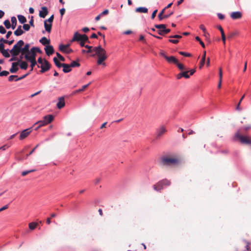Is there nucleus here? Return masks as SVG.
I'll use <instances>...</instances> for the list:
<instances>
[{
  "mask_svg": "<svg viewBox=\"0 0 251 251\" xmlns=\"http://www.w3.org/2000/svg\"><path fill=\"white\" fill-rule=\"evenodd\" d=\"M30 45L28 43L25 44L23 40H20L18 41L17 46H15L12 52H14V54H17L21 51H23V54L27 53L31 56L36 57V53L38 52L42 53V51L37 47H33L30 49Z\"/></svg>",
  "mask_w": 251,
  "mask_h": 251,
  "instance_id": "1",
  "label": "nucleus"
},
{
  "mask_svg": "<svg viewBox=\"0 0 251 251\" xmlns=\"http://www.w3.org/2000/svg\"><path fill=\"white\" fill-rule=\"evenodd\" d=\"M93 51L95 52V54L92 56H94L97 55L98 59L97 60L98 65H102L105 66L106 65L105 63L103 62L107 58V55H106V50L103 49L101 46L98 47H95L93 49Z\"/></svg>",
  "mask_w": 251,
  "mask_h": 251,
  "instance_id": "2",
  "label": "nucleus"
},
{
  "mask_svg": "<svg viewBox=\"0 0 251 251\" xmlns=\"http://www.w3.org/2000/svg\"><path fill=\"white\" fill-rule=\"evenodd\" d=\"M179 160L175 157L164 156L161 158V163L163 166H172L177 164Z\"/></svg>",
  "mask_w": 251,
  "mask_h": 251,
  "instance_id": "3",
  "label": "nucleus"
},
{
  "mask_svg": "<svg viewBox=\"0 0 251 251\" xmlns=\"http://www.w3.org/2000/svg\"><path fill=\"white\" fill-rule=\"evenodd\" d=\"M54 117L51 115H49L44 117L43 120H41L35 123V125H38V126H45L50 123L53 121Z\"/></svg>",
  "mask_w": 251,
  "mask_h": 251,
  "instance_id": "4",
  "label": "nucleus"
},
{
  "mask_svg": "<svg viewBox=\"0 0 251 251\" xmlns=\"http://www.w3.org/2000/svg\"><path fill=\"white\" fill-rule=\"evenodd\" d=\"M235 137L239 140L243 144L251 145V139L248 136L241 135L239 132L235 134Z\"/></svg>",
  "mask_w": 251,
  "mask_h": 251,
  "instance_id": "5",
  "label": "nucleus"
},
{
  "mask_svg": "<svg viewBox=\"0 0 251 251\" xmlns=\"http://www.w3.org/2000/svg\"><path fill=\"white\" fill-rule=\"evenodd\" d=\"M20 52H21V54L20 55L19 60H18L17 62H19V65L22 69L25 70L27 68L28 64L26 62L23 61V59L25 58V54H23V51H21Z\"/></svg>",
  "mask_w": 251,
  "mask_h": 251,
  "instance_id": "6",
  "label": "nucleus"
},
{
  "mask_svg": "<svg viewBox=\"0 0 251 251\" xmlns=\"http://www.w3.org/2000/svg\"><path fill=\"white\" fill-rule=\"evenodd\" d=\"M160 54L165 58V59L170 63H173L176 65L178 60L173 56H168L163 51H161Z\"/></svg>",
  "mask_w": 251,
  "mask_h": 251,
  "instance_id": "7",
  "label": "nucleus"
},
{
  "mask_svg": "<svg viewBox=\"0 0 251 251\" xmlns=\"http://www.w3.org/2000/svg\"><path fill=\"white\" fill-rule=\"evenodd\" d=\"M26 54H25V59L28 61H29L30 63H31V70H30V71H32L33 69V67L36 65L37 64V62H36V57H34V56H31L30 55H28L27 54V53H26Z\"/></svg>",
  "mask_w": 251,
  "mask_h": 251,
  "instance_id": "8",
  "label": "nucleus"
},
{
  "mask_svg": "<svg viewBox=\"0 0 251 251\" xmlns=\"http://www.w3.org/2000/svg\"><path fill=\"white\" fill-rule=\"evenodd\" d=\"M50 64L49 62L46 59H44V62L41 64L40 67L41 68V70L40 71V72L41 73H43L45 72L48 71L49 70L50 68ZM38 68H39L40 66L39 65L37 66Z\"/></svg>",
  "mask_w": 251,
  "mask_h": 251,
  "instance_id": "9",
  "label": "nucleus"
},
{
  "mask_svg": "<svg viewBox=\"0 0 251 251\" xmlns=\"http://www.w3.org/2000/svg\"><path fill=\"white\" fill-rule=\"evenodd\" d=\"M17 44H18V42L16 43V44H15L12 49L11 50H9V53L11 54V56H12V58H11L9 60V61H18V60H19V58H18L17 56L20 55V54H21V52H19L18 53V54H14V52H12L13 50V49H14V47L15 46H17Z\"/></svg>",
  "mask_w": 251,
  "mask_h": 251,
  "instance_id": "10",
  "label": "nucleus"
},
{
  "mask_svg": "<svg viewBox=\"0 0 251 251\" xmlns=\"http://www.w3.org/2000/svg\"><path fill=\"white\" fill-rule=\"evenodd\" d=\"M31 127H29L28 128L23 130L20 134L19 139L20 140H23L27 136H28V135L31 133Z\"/></svg>",
  "mask_w": 251,
  "mask_h": 251,
  "instance_id": "11",
  "label": "nucleus"
},
{
  "mask_svg": "<svg viewBox=\"0 0 251 251\" xmlns=\"http://www.w3.org/2000/svg\"><path fill=\"white\" fill-rule=\"evenodd\" d=\"M242 17V13L240 11L233 12L230 14V17L233 20L240 19Z\"/></svg>",
  "mask_w": 251,
  "mask_h": 251,
  "instance_id": "12",
  "label": "nucleus"
},
{
  "mask_svg": "<svg viewBox=\"0 0 251 251\" xmlns=\"http://www.w3.org/2000/svg\"><path fill=\"white\" fill-rule=\"evenodd\" d=\"M41 10L40 11L39 16L42 18H45L48 14V8L43 6L41 8Z\"/></svg>",
  "mask_w": 251,
  "mask_h": 251,
  "instance_id": "13",
  "label": "nucleus"
},
{
  "mask_svg": "<svg viewBox=\"0 0 251 251\" xmlns=\"http://www.w3.org/2000/svg\"><path fill=\"white\" fill-rule=\"evenodd\" d=\"M166 129L164 126L160 127L156 132V138H160L166 132Z\"/></svg>",
  "mask_w": 251,
  "mask_h": 251,
  "instance_id": "14",
  "label": "nucleus"
},
{
  "mask_svg": "<svg viewBox=\"0 0 251 251\" xmlns=\"http://www.w3.org/2000/svg\"><path fill=\"white\" fill-rule=\"evenodd\" d=\"M58 100V101L57 103L56 106L58 109H61L65 105L64 98L63 97H59Z\"/></svg>",
  "mask_w": 251,
  "mask_h": 251,
  "instance_id": "15",
  "label": "nucleus"
},
{
  "mask_svg": "<svg viewBox=\"0 0 251 251\" xmlns=\"http://www.w3.org/2000/svg\"><path fill=\"white\" fill-rule=\"evenodd\" d=\"M46 53L50 56L54 53V49L51 45H48L45 48Z\"/></svg>",
  "mask_w": 251,
  "mask_h": 251,
  "instance_id": "16",
  "label": "nucleus"
},
{
  "mask_svg": "<svg viewBox=\"0 0 251 251\" xmlns=\"http://www.w3.org/2000/svg\"><path fill=\"white\" fill-rule=\"evenodd\" d=\"M19 62H13L12 63L11 68L10 69V72L11 73H15L18 70Z\"/></svg>",
  "mask_w": 251,
  "mask_h": 251,
  "instance_id": "17",
  "label": "nucleus"
},
{
  "mask_svg": "<svg viewBox=\"0 0 251 251\" xmlns=\"http://www.w3.org/2000/svg\"><path fill=\"white\" fill-rule=\"evenodd\" d=\"M82 38V35L79 34L77 32H75L73 39L71 40V42L79 41H81Z\"/></svg>",
  "mask_w": 251,
  "mask_h": 251,
  "instance_id": "18",
  "label": "nucleus"
},
{
  "mask_svg": "<svg viewBox=\"0 0 251 251\" xmlns=\"http://www.w3.org/2000/svg\"><path fill=\"white\" fill-rule=\"evenodd\" d=\"M153 187L154 190L156 191H160L163 188V186L161 184V181H160L156 184H154Z\"/></svg>",
  "mask_w": 251,
  "mask_h": 251,
  "instance_id": "19",
  "label": "nucleus"
},
{
  "mask_svg": "<svg viewBox=\"0 0 251 251\" xmlns=\"http://www.w3.org/2000/svg\"><path fill=\"white\" fill-rule=\"evenodd\" d=\"M165 10H165L164 9H162V11L158 14V18L159 21H161L164 19H167L169 17V15H164Z\"/></svg>",
  "mask_w": 251,
  "mask_h": 251,
  "instance_id": "20",
  "label": "nucleus"
},
{
  "mask_svg": "<svg viewBox=\"0 0 251 251\" xmlns=\"http://www.w3.org/2000/svg\"><path fill=\"white\" fill-rule=\"evenodd\" d=\"M63 71L65 73H69L72 71L71 67H70V65L68 64H63Z\"/></svg>",
  "mask_w": 251,
  "mask_h": 251,
  "instance_id": "21",
  "label": "nucleus"
},
{
  "mask_svg": "<svg viewBox=\"0 0 251 251\" xmlns=\"http://www.w3.org/2000/svg\"><path fill=\"white\" fill-rule=\"evenodd\" d=\"M91 82H89V83L82 86L81 88H80L79 89L75 90V91H74L73 92V94H76L77 93H80L81 92L84 91L91 84Z\"/></svg>",
  "mask_w": 251,
  "mask_h": 251,
  "instance_id": "22",
  "label": "nucleus"
},
{
  "mask_svg": "<svg viewBox=\"0 0 251 251\" xmlns=\"http://www.w3.org/2000/svg\"><path fill=\"white\" fill-rule=\"evenodd\" d=\"M24 33V31L22 29V26L19 25L18 28L14 32L16 36H20Z\"/></svg>",
  "mask_w": 251,
  "mask_h": 251,
  "instance_id": "23",
  "label": "nucleus"
},
{
  "mask_svg": "<svg viewBox=\"0 0 251 251\" xmlns=\"http://www.w3.org/2000/svg\"><path fill=\"white\" fill-rule=\"evenodd\" d=\"M44 26L47 32L50 33L51 30L52 24H48L47 21H44Z\"/></svg>",
  "mask_w": 251,
  "mask_h": 251,
  "instance_id": "24",
  "label": "nucleus"
},
{
  "mask_svg": "<svg viewBox=\"0 0 251 251\" xmlns=\"http://www.w3.org/2000/svg\"><path fill=\"white\" fill-rule=\"evenodd\" d=\"M69 46H70L69 44H67L66 45L61 44L59 46V49L61 51L65 53V52L66 51L67 49L69 48Z\"/></svg>",
  "mask_w": 251,
  "mask_h": 251,
  "instance_id": "25",
  "label": "nucleus"
},
{
  "mask_svg": "<svg viewBox=\"0 0 251 251\" xmlns=\"http://www.w3.org/2000/svg\"><path fill=\"white\" fill-rule=\"evenodd\" d=\"M205 57H206V51H204L203 52L201 60L200 63V68L201 69L204 65L205 61Z\"/></svg>",
  "mask_w": 251,
  "mask_h": 251,
  "instance_id": "26",
  "label": "nucleus"
},
{
  "mask_svg": "<svg viewBox=\"0 0 251 251\" xmlns=\"http://www.w3.org/2000/svg\"><path fill=\"white\" fill-rule=\"evenodd\" d=\"M148 9L146 7H140L135 9L136 12L146 13L148 12Z\"/></svg>",
  "mask_w": 251,
  "mask_h": 251,
  "instance_id": "27",
  "label": "nucleus"
},
{
  "mask_svg": "<svg viewBox=\"0 0 251 251\" xmlns=\"http://www.w3.org/2000/svg\"><path fill=\"white\" fill-rule=\"evenodd\" d=\"M40 42L43 45H48L50 43V40H48L46 37H43L40 40Z\"/></svg>",
  "mask_w": 251,
  "mask_h": 251,
  "instance_id": "28",
  "label": "nucleus"
},
{
  "mask_svg": "<svg viewBox=\"0 0 251 251\" xmlns=\"http://www.w3.org/2000/svg\"><path fill=\"white\" fill-rule=\"evenodd\" d=\"M12 24L11 27L13 29H15L17 25V19L15 17H12L11 19Z\"/></svg>",
  "mask_w": 251,
  "mask_h": 251,
  "instance_id": "29",
  "label": "nucleus"
},
{
  "mask_svg": "<svg viewBox=\"0 0 251 251\" xmlns=\"http://www.w3.org/2000/svg\"><path fill=\"white\" fill-rule=\"evenodd\" d=\"M176 66L178 67L179 70L181 71H183V70H186L187 69L185 68V67L184 66L183 64L179 63L178 61H177V63L176 64Z\"/></svg>",
  "mask_w": 251,
  "mask_h": 251,
  "instance_id": "30",
  "label": "nucleus"
},
{
  "mask_svg": "<svg viewBox=\"0 0 251 251\" xmlns=\"http://www.w3.org/2000/svg\"><path fill=\"white\" fill-rule=\"evenodd\" d=\"M19 21L21 24H24L26 22V18L23 15H19L17 16Z\"/></svg>",
  "mask_w": 251,
  "mask_h": 251,
  "instance_id": "31",
  "label": "nucleus"
},
{
  "mask_svg": "<svg viewBox=\"0 0 251 251\" xmlns=\"http://www.w3.org/2000/svg\"><path fill=\"white\" fill-rule=\"evenodd\" d=\"M161 184L163 185V186H169L171 184V181L169 180H168L167 179H164L162 180H161Z\"/></svg>",
  "mask_w": 251,
  "mask_h": 251,
  "instance_id": "32",
  "label": "nucleus"
},
{
  "mask_svg": "<svg viewBox=\"0 0 251 251\" xmlns=\"http://www.w3.org/2000/svg\"><path fill=\"white\" fill-rule=\"evenodd\" d=\"M53 60V61H54L55 65L57 67H58V68H60L61 67H62L63 63H61L56 57H54Z\"/></svg>",
  "mask_w": 251,
  "mask_h": 251,
  "instance_id": "33",
  "label": "nucleus"
},
{
  "mask_svg": "<svg viewBox=\"0 0 251 251\" xmlns=\"http://www.w3.org/2000/svg\"><path fill=\"white\" fill-rule=\"evenodd\" d=\"M69 65L71 68L78 67L80 66V64L75 61H72Z\"/></svg>",
  "mask_w": 251,
  "mask_h": 251,
  "instance_id": "34",
  "label": "nucleus"
},
{
  "mask_svg": "<svg viewBox=\"0 0 251 251\" xmlns=\"http://www.w3.org/2000/svg\"><path fill=\"white\" fill-rule=\"evenodd\" d=\"M182 76L185 77V78H189L190 77V75L188 74L189 71H181Z\"/></svg>",
  "mask_w": 251,
  "mask_h": 251,
  "instance_id": "35",
  "label": "nucleus"
},
{
  "mask_svg": "<svg viewBox=\"0 0 251 251\" xmlns=\"http://www.w3.org/2000/svg\"><path fill=\"white\" fill-rule=\"evenodd\" d=\"M6 58H8L10 56V53L8 51V50H4L0 52Z\"/></svg>",
  "mask_w": 251,
  "mask_h": 251,
  "instance_id": "36",
  "label": "nucleus"
},
{
  "mask_svg": "<svg viewBox=\"0 0 251 251\" xmlns=\"http://www.w3.org/2000/svg\"><path fill=\"white\" fill-rule=\"evenodd\" d=\"M155 27L158 29V30L164 29L166 27V25L164 24L155 25Z\"/></svg>",
  "mask_w": 251,
  "mask_h": 251,
  "instance_id": "37",
  "label": "nucleus"
},
{
  "mask_svg": "<svg viewBox=\"0 0 251 251\" xmlns=\"http://www.w3.org/2000/svg\"><path fill=\"white\" fill-rule=\"evenodd\" d=\"M81 41H83L85 43H89V40L88 36L86 34L82 35V38Z\"/></svg>",
  "mask_w": 251,
  "mask_h": 251,
  "instance_id": "38",
  "label": "nucleus"
},
{
  "mask_svg": "<svg viewBox=\"0 0 251 251\" xmlns=\"http://www.w3.org/2000/svg\"><path fill=\"white\" fill-rule=\"evenodd\" d=\"M3 24L5 25V27L7 29L10 28L11 27V24H10V21L8 20H5L3 22Z\"/></svg>",
  "mask_w": 251,
  "mask_h": 251,
  "instance_id": "39",
  "label": "nucleus"
},
{
  "mask_svg": "<svg viewBox=\"0 0 251 251\" xmlns=\"http://www.w3.org/2000/svg\"><path fill=\"white\" fill-rule=\"evenodd\" d=\"M85 48L88 49V50L86 51V53H88L93 51V49L94 47L88 45H86V46H85Z\"/></svg>",
  "mask_w": 251,
  "mask_h": 251,
  "instance_id": "40",
  "label": "nucleus"
},
{
  "mask_svg": "<svg viewBox=\"0 0 251 251\" xmlns=\"http://www.w3.org/2000/svg\"><path fill=\"white\" fill-rule=\"evenodd\" d=\"M37 225V223H30L29 224V228L30 229L33 230V229H35L36 228Z\"/></svg>",
  "mask_w": 251,
  "mask_h": 251,
  "instance_id": "41",
  "label": "nucleus"
},
{
  "mask_svg": "<svg viewBox=\"0 0 251 251\" xmlns=\"http://www.w3.org/2000/svg\"><path fill=\"white\" fill-rule=\"evenodd\" d=\"M195 39L197 41L200 42V44L201 45V46H202V47L203 48H205V45H204V43L201 40V39H200V38L199 36H196Z\"/></svg>",
  "mask_w": 251,
  "mask_h": 251,
  "instance_id": "42",
  "label": "nucleus"
},
{
  "mask_svg": "<svg viewBox=\"0 0 251 251\" xmlns=\"http://www.w3.org/2000/svg\"><path fill=\"white\" fill-rule=\"evenodd\" d=\"M179 53L180 55H183L186 57H191L192 56L191 54H190V53L183 52V51H179Z\"/></svg>",
  "mask_w": 251,
  "mask_h": 251,
  "instance_id": "43",
  "label": "nucleus"
},
{
  "mask_svg": "<svg viewBox=\"0 0 251 251\" xmlns=\"http://www.w3.org/2000/svg\"><path fill=\"white\" fill-rule=\"evenodd\" d=\"M200 28L203 31L205 36H206V34H208V33L206 32V30L204 25H201L200 26Z\"/></svg>",
  "mask_w": 251,
  "mask_h": 251,
  "instance_id": "44",
  "label": "nucleus"
},
{
  "mask_svg": "<svg viewBox=\"0 0 251 251\" xmlns=\"http://www.w3.org/2000/svg\"><path fill=\"white\" fill-rule=\"evenodd\" d=\"M35 171V170H29V171H24V172H23L22 173V175L23 176H25L27 175V174H28L29 173H31V172H33Z\"/></svg>",
  "mask_w": 251,
  "mask_h": 251,
  "instance_id": "45",
  "label": "nucleus"
},
{
  "mask_svg": "<svg viewBox=\"0 0 251 251\" xmlns=\"http://www.w3.org/2000/svg\"><path fill=\"white\" fill-rule=\"evenodd\" d=\"M18 76L17 75H11L10 76H9L8 77V80L9 81H12L14 80V79L15 78L17 79L18 78Z\"/></svg>",
  "mask_w": 251,
  "mask_h": 251,
  "instance_id": "46",
  "label": "nucleus"
},
{
  "mask_svg": "<svg viewBox=\"0 0 251 251\" xmlns=\"http://www.w3.org/2000/svg\"><path fill=\"white\" fill-rule=\"evenodd\" d=\"M54 19V16L52 15L48 19L46 20L45 21H47V23L49 22L50 24H51Z\"/></svg>",
  "mask_w": 251,
  "mask_h": 251,
  "instance_id": "47",
  "label": "nucleus"
},
{
  "mask_svg": "<svg viewBox=\"0 0 251 251\" xmlns=\"http://www.w3.org/2000/svg\"><path fill=\"white\" fill-rule=\"evenodd\" d=\"M10 146H11L10 144H5V145H3V146L0 147V150H2L3 151H4L6 150V149L9 148L10 147Z\"/></svg>",
  "mask_w": 251,
  "mask_h": 251,
  "instance_id": "48",
  "label": "nucleus"
},
{
  "mask_svg": "<svg viewBox=\"0 0 251 251\" xmlns=\"http://www.w3.org/2000/svg\"><path fill=\"white\" fill-rule=\"evenodd\" d=\"M9 74V72L7 71H3L0 73V76H7Z\"/></svg>",
  "mask_w": 251,
  "mask_h": 251,
  "instance_id": "49",
  "label": "nucleus"
},
{
  "mask_svg": "<svg viewBox=\"0 0 251 251\" xmlns=\"http://www.w3.org/2000/svg\"><path fill=\"white\" fill-rule=\"evenodd\" d=\"M56 55L57 56V57L62 61H65V58L62 56L60 53H59L58 52H56Z\"/></svg>",
  "mask_w": 251,
  "mask_h": 251,
  "instance_id": "50",
  "label": "nucleus"
},
{
  "mask_svg": "<svg viewBox=\"0 0 251 251\" xmlns=\"http://www.w3.org/2000/svg\"><path fill=\"white\" fill-rule=\"evenodd\" d=\"M6 32L5 29L2 25H0V33L1 34H4Z\"/></svg>",
  "mask_w": 251,
  "mask_h": 251,
  "instance_id": "51",
  "label": "nucleus"
},
{
  "mask_svg": "<svg viewBox=\"0 0 251 251\" xmlns=\"http://www.w3.org/2000/svg\"><path fill=\"white\" fill-rule=\"evenodd\" d=\"M23 27V28L26 31H28L30 29V26L28 24H24Z\"/></svg>",
  "mask_w": 251,
  "mask_h": 251,
  "instance_id": "52",
  "label": "nucleus"
},
{
  "mask_svg": "<svg viewBox=\"0 0 251 251\" xmlns=\"http://www.w3.org/2000/svg\"><path fill=\"white\" fill-rule=\"evenodd\" d=\"M38 145H37L36 146V147L33 149L32 150V151L28 153V154H27L26 155V158H27L28 156H29V155H30L31 154H32V153L35 151V150H36V149L38 147Z\"/></svg>",
  "mask_w": 251,
  "mask_h": 251,
  "instance_id": "53",
  "label": "nucleus"
},
{
  "mask_svg": "<svg viewBox=\"0 0 251 251\" xmlns=\"http://www.w3.org/2000/svg\"><path fill=\"white\" fill-rule=\"evenodd\" d=\"M236 35V32L230 33L227 36L228 39H231Z\"/></svg>",
  "mask_w": 251,
  "mask_h": 251,
  "instance_id": "54",
  "label": "nucleus"
},
{
  "mask_svg": "<svg viewBox=\"0 0 251 251\" xmlns=\"http://www.w3.org/2000/svg\"><path fill=\"white\" fill-rule=\"evenodd\" d=\"M157 32L158 33V34L162 36L165 35V32L164 31V29L158 30L157 31Z\"/></svg>",
  "mask_w": 251,
  "mask_h": 251,
  "instance_id": "55",
  "label": "nucleus"
},
{
  "mask_svg": "<svg viewBox=\"0 0 251 251\" xmlns=\"http://www.w3.org/2000/svg\"><path fill=\"white\" fill-rule=\"evenodd\" d=\"M29 73H27L26 74H25V75L20 77H18V78L16 79L15 80V81H18V80H22L23 79H24V78H25L26 76H27L28 75Z\"/></svg>",
  "mask_w": 251,
  "mask_h": 251,
  "instance_id": "56",
  "label": "nucleus"
},
{
  "mask_svg": "<svg viewBox=\"0 0 251 251\" xmlns=\"http://www.w3.org/2000/svg\"><path fill=\"white\" fill-rule=\"evenodd\" d=\"M219 80H222V77H223V73H222V70L221 68H219Z\"/></svg>",
  "mask_w": 251,
  "mask_h": 251,
  "instance_id": "57",
  "label": "nucleus"
},
{
  "mask_svg": "<svg viewBox=\"0 0 251 251\" xmlns=\"http://www.w3.org/2000/svg\"><path fill=\"white\" fill-rule=\"evenodd\" d=\"M157 12V9H156V10L153 11V12H152V13L151 14V18L152 19H153L155 18V17L156 16V14Z\"/></svg>",
  "mask_w": 251,
  "mask_h": 251,
  "instance_id": "58",
  "label": "nucleus"
},
{
  "mask_svg": "<svg viewBox=\"0 0 251 251\" xmlns=\"http://www.w3.org/2000/svg\"><path fill=\"white\" fill-rule=\"evenodd\" d=\"M122 119H119L118 120H116V121H114L113 122H111V124H113V125H116V124H119L121 121H122Z\"/></svg>",
  "mask_w": 251,
  "mask_h": 251,
  "instance_id": "59",
  "label": "nucleus"
},
{
  "mask_svg": "<svg viewBox=\"0 0 251 251\" xmlns=\"http://www.w3.org/2000/svg\"><path fill=\"white\" fill-rule=\"evenodd\" d=\"M109 13V10L108 9L104 10L102 12H101L100 14L101 16L105 15Z\"/></svg>",
  "mask_w": 251,
  "mask_h": 251,
  "instance_id": "60",
  "label": "nucleus"
},
{
  "mask_svg": "<svg viewBox=\"0 0 251 251\" xmlns=\"http://www.w3.org/2000/svg\"><path fill=\"white\" fill-rule=\"evenodd\" d=\"M29 23L31 26H34V20L33 16H31V19L29 21Z\"/></svg>",
  "mask_w": 251,
  "mask_h": 251,
  "instance_id": "61",
  "label": "nucleus"
},
{
  "mask_svg": "<svg viewBox=\"0 0 251 251\" xmlns=\"http://www.w3.org/2000/svg\"><path fill=\"white\" fill-rule=\"evenodd\" d=\"M14 40H10V41L6 40V41L4 42V43L8 44L9 45H11L14 43Z\"/></svg>",
  "mask_w": 251,
  "mask_h": 251,
  "instance_id": "62",
  "label": "nucleus"
},
{
  "mask_svg": "<svg viewBox=\"0 0 251 251\" xmlns=\"http://www.w3.org/2000/svg\"><path fill=\"white\" fill-rule=\"evenodd\" d=\"M246 249L248 251H251V244L248 243L246 245Z\"/></svg>",
  "mask_w": 251,
  "mask_h": 251,
  "instance_id": "63",
  "label": "nucleus"
},
{
  "mask_svg": "<svg viewBox=\"0 0 251 251\" xmlns=\"http://www.w3.org/2000/svg\"><path fill=\"white\" fill-rule=\"evenodd\" d=\"M217 16L218 17V18L220 19V20H223L225 18V16L224 15H223L221 13H218L217 14Z\"/></svg>",
  "mask_w": 251,
  "mask_h": 251,
  "instance_id": "64",
  "label": "nucleus"
}]
</instances>
